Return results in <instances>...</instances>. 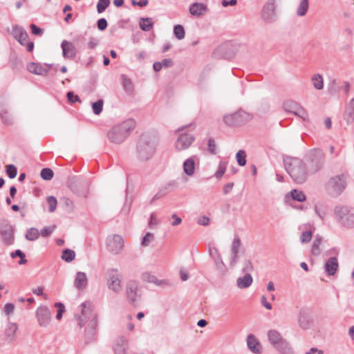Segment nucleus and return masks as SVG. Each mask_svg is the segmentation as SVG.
Segmentation results:
<instances>
[{"label": "nucleus", "mask_w": 354, "mask_h": 354, "mask_svg": "<svg viewBox=\"0 0 354 354\" xmlns=\"http://www.w3.org/2000/svg\"><path fill=\"white\" fill-rule=\"evenodd\" d=\"M174 34L178 39H183L185 35L183 26L182 25H176L174 28Z\"/></svg>", "instance_id": "obj_41"}, {"label": "nucleus", "mask_w": 354, "mask_h": 354, "mask_svg": "<svg viewBox=\"0 0 354 354\" xmlns=\"http://www.w3.org/2000/svg\"><path fill=\"white\" fill-rule=\"evenodd\" d=\"M242 243L241 239L236 236L234 238L231 245L232 257L230 261V267H234L239 261V253L241 250Z\"/></svg>", "instance_id": "obj_16"}, {"label": "nucleus", "mask_w": 354, "mask_h": 354, "mask_svg": "<svg viewBox=\"0 0 354 354\" xmlns=\"http://www.w3.org/2000/svg\"><path fill=\"white\" fill-rule=\"evenodd\" d=\"M135 121L129 119L114 126L108 133L109 140L114 143L123 142L135 127Z\"/></svg>", "instance_id": "obj_3"}, {"label": "nucleus", "mask_w": 354, "mask_h": 354, "mask_svg": "<svg viewBox=\"0 0 354 354\" xmlns=\"http://www.w3.org/2000/svg\"><path fill=\"white\" fill-rule=\"evenodd\" d=\"M126 345L127 340L124 337L118 338L114 346L115 354H125Z\"/></svg>", "instance_id": "obj_28"}, {"label": "nucleus", "mask_w": 354, "mask_h": 354, "mask_svg": "<svg viewBox=\"0 0 354 354\" xmlns=\"http://www.w3.org/2000/svg\"><path fill=\"white\" fill-rule=\"evenodd\" d=\"M236 159L240 166H245L246 164V153L244 150H239L236 154Z\"/></svg>", "instance_id": "obj_38"}, {"label": "nucleus", "mask_w": 354, "mask_h": 354, "mask_svg": "<svg viewBox=\"0 0 354 354\" xmlns=\"http://www.w3.org/2000/svg\"><path fill=\"white\" fill-rule=\"evenodd\" d=\"M216 143L214 139L210 138L208 140V150L212 154H215L216 153Z\"/></svg>", "instance_id": "obj_56"}, {"label": "nucleus", "mask_w": 354, "mask_h": 354, "mask_svg": "<svg viewBox=\"0 0 354 354\" xmlns=\"http://www.w3.org/2000/svg\"><path fill=\"white\" fill-rule=\"evenodd\" d=\"M195 162L193 158L187 159L183 163V170L188 176H192L194 173Z\"/></svg>", "instance_id": "obj_29"}, {"label": "nucleus", "mask_w": 354, "mask_h": 354, "mask_svg": "<svg viewBox=\"0 0 354 354\" xmlns=\"http://www.w3.org/2000/svg\"><path fill=\"white\" fill-rule=\"evenodd\" d=\"M294 114L300 117L304 121L308 122L309 120L307 111L304 107L301 106L300 105L295 111V113Z\"/></svg>", "instance_id": "obj_45"}, {"label": "nucleus", "mask_w": 354, "mask_h": 354, "mask_svg": "<svg viewBox=\"0 0 354 354\" xmlns=\"http://www.w3.org/2000/svg\"><path fill=\"white\" fill-rule=\"evenodd\" d=\"M41 177L46 180H50L53 178L54 173L50 168H44L40 173Z\"/></svg>", "instance_id": "obj_44"}, {"label": "nucleus", "mask_w": 354, "mask_h": 354, "mask_svg": "<svg viewBox=\"0 0 354 354\" xmlns=\"http://www.w3.org/2000/svg\"><path fill=\"white\" fill-rule=\"evenodd\" d=\"M214 265H215L217 270L221 274H224L226 272L227 268H226V266L225 265L224 262L223 261L221 257L214 259Z\"/></svg>", "instance_id": "obj_37"}, {"label": "nucleus", "mask_w": 354, "mask_h": 354, "mask_svg": "<svg viewBox=\"0 0 354 354\" xmlns=\"http://www.w3.org/2000/svg\"><path fill=\"white\" fill-rule=\"evenodd\" d=\"M39 236V232L37 228L31 227L28 229L26 234V239L28 241H35Z\"/></svg>", "instance_id": "obj_35"}, {"label": "nucleus", "mask_w": 354, "mask_h": 354, "mask_svg": "<svg viewBox=\"0 0 354 354\" xmlns=\"http://www.w3.org/2000/svg\"><path fill=\"white\" fill-rule=\"evenodd\" d=\"M88 283L86 274L83 272H77L74 281V286L78 290L85 288Z\"/></svg>", "instance_id": "obj_23"}, {"label": "nucleus", "mask_w": 354, "mask_h": 354, "mask_svg": "<svg viewBox=\"0 0 354 354\" xmlns=\"http://www.w3.org/2000/svg\"><path fill=\"white\" fill-rule=\"evenodd\" d=\"M138 283L134 281H130L127 283L126 287V294L127 298L131 304L136 302L138 297Z\"/></svg>", "instance_id": "obj_20"}, {"label": "nucleus", "mask_w": 354, "mask_h": 354, "mask_svg": "<svg viewBox=\"0 0 354 354\" xmlns=\"http://www.w3.org/2000/svg\"><path fill=\"white\" fill-rule=\"evenodd\" d=\"M104 101L103 100H98L97 102L92 104V110L95 115H99L102 113L103 109Z\"/></svg>", "instance_id": "obj_43"}, {"label": "nucleus", "mask_w": 354, "mask_h": 354, "mask_svg": "<svg viewBox=\"0 0 354 354\" xmlns=\"http://www.w3.org/2000/svg\"><path fill=\"white\" fill-rule=\"evenodd\" d=\"M198 224L203 226H207L209 223V218L206 216L200 217L197 221Z\"/></svg>", "instance_id": "obj_60"}, {"label": "nucleus", "mask_w": 354, "mask_h": 354, "mask_svg": "<svg viewBox=\"0 0 354 354\" xmlns=\"http://www.w3.org/2000/svg\"><path fill=\"white\" fill-rule=\"evenodd\" d=\"M268 337L270 343L277 349H283L288 346V342L277 330H270L268 332Z\"/></svg>", "instance_id": "obj_14"}, {"label": "nucleus", "mask_w": 354, "mask_h": 354, "mask_svg": "<svg viewBox=\"0 0 354 354\" xmlns=\"http://www.w3.org/2000/svg\"><path fill=\"white\" fill-rule=\"evenodd\" d=\"M261 304L268 310H271L272 306L270 303L267 301L266 297L263 295L261 299Z\"/></svg>", "instance_id": "obj_64"}, {"label": "nucleus", "mask_w": 354, "mask_h": 354, "mask_svg": "<svg viewBox=\"0 0 354 354\" xmlns=\"http://www.w3.org/2000/svg\"><path fill=\"white\" fill-rule=\"evenodd\" d=\"M106 284L109 290L118 293L122 290L121 279L117 269L111 268L106 272Z\"/></svg>", "instance_id": "obj_10"}, {"label": "nucleus", "mask_w": 354, "mask_h": 354, "mask_svg": "<svg viewBox=\"0 0 354 354\" xmlns=\"http://www.w3.org/2000/svg\"><path fill=\"white\" fill-rule=\"evenodd\" d=\"M106 247L110 252L118 254L123 249L124 240L121 236L118 234L109 236L106 240Z\"/></svg>", "instance_id": "obj_12"}, {"label": "nucleus", "mask_w": 354, "mask_h": 354, "mask_svg": "<svg viewBox=\"0 0 354 354\" xmlns=\"http://www.w3.org/2000/svg\"><path fill=\"white\" fill-rule=\"evenodd\" d=\"M30 28L32 30V34H34L35 35H41L42 33H43V30L41 29L40 28H39L38 26H37L35 24H31L30 25Z\"/></svg>", "instance_id": "obj_61"}, {"label": "nucleus", "mask_w": 354, "mask_h": 354, "mask_svg": "<svg viewBox=\"0 0 354 354\" xmlns=\"http://www.w3.org/2000/svg\"><path fill=\"white\" fill-rule=\"evenodd\" d=\"M309 8V1L308 0H301L297 9V15L299 17L304 16Z\"/></svg>", "instance_id": "obj_31"}, {"label": "nucleus", "mask_w": 354, "mask_h": 354, "mask_svg": "<svg viewBox=\"0 0 354 354\" xmlns=\"http://www.w3.org/2000/svg\"><path fill=\"white\" fill-rule=\"evenodd\" d=\"M253 270V266L250 260L246 259L243 261L242 272H249Z\"/></svg>", "instance_id": "obj_52"}, {"label": "nucleus", "mask_w": 354, "mask_h": 354, "mask_svg": "<svg viewBox=\"0 0 354 354\" xmlns=\"http://www.w3.org/2000/svg\"><path fill=\"white\" fill-rule=\"evenodd\" d=\"M36 318L39 326L46 328L49 326L52 315L49 308L46 306H40L36 310Z\"/></svg>", "instance_id": "obj_13"}, {"label": "nucleus", "mask_w": 354, "mask_h": 354, "mask_svg": "<svg viewBox=\"0 0 354 354\" xmlns=\"http://www.w3.org/2000/svg\"><path fill=\"white\" fill-rule=\"evenodd\" d=\"M108 26L107 21L104 18L100 19L97 21V28L100 30H104Z\"/></svg>", "instance_id": "obj_59"}, {"label": "nucleus", "mask_w": 354, "mask_h": 354, "mask_svg": "<svg viewBox=\"0 0 354 354\" xmlns=\"http://www.w3.org/2000/svg\"><path fill=\"white\" fill-rule=\"evenodd\" d=\"M62 201L64 203V207L68 212H72L74 210V204L71 200L68 198H63Z\"/></svg>", "instance_id": "obj_47"}, {"label": "nucleus", "mask_w": 354, "mask_h": 354, "mask_svg": "<svg viewBox=\"0 0 354 354\" xmlns=\"http://www.w3.org/2000/svg\"><path fill=\"white\" fill-rule=\"evenodd\" d=\"M209 254L213 260L221 257L218 250L216 247H210L209 248Z\"/></svg>", "instance_id": "obj_55"}, {"label": "nucleus", "mask_w": 354, "mask_h": 354, "mask_svg": "<svg viewBox=\"0 0 354 354\" xmlns=\"http://www.w3.org/2000/svg\"><path fill=\"white\" fill-rule=\"evenodd\" d=\"M252 277L250 274L246 273L243 277L237 279V286L239 288H248L252 283Z\"/></svg>", "instance_id": "obj_27"}, {"label": "nucleus", "mask_w": 354, "mask_h": 354, "mask_svg": "<svg viewBox=\"0 0 354 354\" xmlns=\"http://www.w3.org/2000/svg\"><path fill=\"white\" fill-rule=\"evenodd\" d=\"M247 344L248 348L255 354L261 353V345L256 337L250 334L247 338Z\"/></svg>", "instance_id": "obj_25"}, {"label": "nucleus", "mask_w": 354, "mask_h": 354, "mask_svg": "<svg viewBox=\"0 0 354 354\" xmlns=\"http://www.w3.org/2000/svg\"><path fill=\"white\" fill-rule=\"evenodd\" d=\"M140 27L144 31H149L153 28V21L151 18H141Z\"/></svg>", "instance_id": "obj_34"}, {"label": "nucleus", "mask_w": 354, "mask_h": 354, "mask_svg": "<svg viewBox=\"0 0 354 354\" xmlns=\"http://www.w3.org/2000/svg\"><path fill=\"white\" fill-rule=\"evenodd\" d=\"M17 330L18 326L17 324L8 322L3 334L0 335V346L12 344L17 339Z\"/></svg>", "instance_id": "obj_9"}, {"label": "nucleus", "mask_w": 354, "mask_h": 354, "mask_svg": "<svg viewBox=\"0 0 354 354\" xmlns=\"http://www.w3.org/2000/svg\"><path fill=\"white\" fill-rule=\"evenodd\" d=\"M55 306L58 307L56 318L59 320L62 319L63 313L65 311V306L62 303H56Z\"/></svg>", "instance_id": "obj_54"}, {"label": "nucleus", "mask_w": 354, "mask_h": 354, "mask_svg": "<svg viewBox=\"0 0 354 354\" xmlns=\"http://www.w3.org/2000/svg\"><path fill=\"white\" fill-rule=\"evenodd\" d=\"M284 165L286 170L295 183L302 184L306 182L310 173L301 160L288 157L285 159Z\"/></svg>", "instance_id": "obj_1"}, {"label": "nucleus", "mask_w": 354, "mask_h": 354, "mask_svg": "<svg viewBox=\"0 0 354 354\" xmlns=\"http://www.w3.org/2000/svg\"><path fill=\"white\" fill-rule=\"evenodd\" d=\"M313 236V232L310 230H307L302 232L300 236V241L302 243L310 242Z\"/></svg>", "instance_id": "obj_49"}, {"label": "nucleus", "mask_w": 354, "mask_h": 354, "mask_svg": "<svg viewBox=\"0 0 354 354\" xmlns=\"http://www.w3.org/2000/svg\"><path fill=\"white\" fill-rule=\"evenodd\" d=\"M14 37L23 46L28 41V35L27 32L21 27H16L13 30Z\"/></svg>", "instance_id": "obj_22"}, {"label": "nucleus", "mask_w": 354, "mask_h": 354, "mask_svg": "<svg viewBox=\"0 0 354 354\" xmlns=\"http://www.w3.org/2000/svg\"><path fill=\"white\" fill-rule=\"evenodd\" d=\"M227 169L226 163L224 162H221L218 165V169L215 173V176L218 178L222 177L225 174Z\"/></svg>", "instance_id": "obj_48"}, {"label": "nucleus", "mask_w": 354, "mask_h": 354, "mask_svg": "<svg viewBox=\"0 0 354 354\" xmlns=\"http://www.w3.org/2000/svg\"><path fill=\"white\" fill-rule=\"evenodd\" d=\"M154 239V236L151 232H147L145 236L143 237L141 245L142 246H147L149 243Z\"/></svg>", "instance_id": "obj_51"}, {"label": "nucleus", "mask_w": 354, "mask_h": 354, "mask_svg": "<svg viewBox=\"0 0 354 354\" xmlns=\"http://www.w3.org/2000/svg\"><path fill=\"white\" fill-rule=\"evenodd\" d=\"M14 310H15V306L12 303H8L4 306V313L7 315H11L14 312Z\"/></svg>", "instance_id": "obj_58"}, {"label": "nucleus", "mask_w": 354, "mask_h": 354, "mask_svg": "<svg viewBox=\"0 0 354 354\" xmlns=\"http://www.w3.org/2000/svg\"><path fill=\"white\" fill-rule=\"evenodd\" d=\"M0 234L3 242L7 245H12L15 241L14 229L11 224L7 221L0 222Z\"/></svg>", "instance_id": "obj_11"}, {"label": "nucleus", "mask_w": 354, "mask_h": 354, "mask_svg": "<svg viewBox=\"0 0 354 354\" xmlns=\"http://www.w3.org/2000/svg\"><path fill=\"white\" fill-rule=\"evenodd\" d=\"M46 202L48 205V211L53 212L55 211L57 205V201L55 197L50 196L46 198Z\"/></svg>", "instance_id": "obj_42"}, {"label": "nucleus", "mask_w": 354, "mask_h": 354, "mask_svg": "<svg viewBox=\"0 0 354 354\" xmlns=\"http://www.w3.org/2000/svg\"><path fill=\"white\" fill-rule=\"evenodd\" d=\"M171 218L174 220L171 223L172 226H177L182 223V219L176 214L171 215Z\"/></svg>", "instance_id": "obj_63"}, {"label": "nucleus", "mask_w": 354, "mask_h": 354, "mask_svg": "<svg viewBox=\"0 0 354 354\" xmlns=\"http://www.w3.org/2000/svg\"><path fill=\"white\" fill-rule=\"evenodd\" d=\"M291 196L292 199L299 202H303L306 201V196L302 191L293 189L291 191Z\"/></svg>", "instance_id": "obj_39"}, {"label": "nucleus", "mask_w": 354, "mask_h": 354, "mask_svg": "<svg viewBox=\"0 0 354 354\" xmlns=\"http://www.w3.org/2000/svg\"><path fill=\"white\" fill-rule=\"evenodd\" d=\"M82 315L79 317L78 325L82 327L87 319L92 316V318L85 330V339L87 342L92 341L95 335L96 327L97 326V317L96 315L92 314L91 304L88 302L82 303L79 306Z\"/></svg>", "instance_id": "obj_2"}, {"label": "nucleus", "mask_w": 354, "mask_h": 354, "mask_svg": "<svg viewBox=\"0 0 354 354\" xmlns=\"http://www.w3.org/2000/svg\"><path fill=\"white\" fill-rule=\"evenodd\" d=\"M63 57L66 59H73L75 57L77 50L75 46L70 41L63 40L61 44Z\"/></svg>", "instance_id": "obj_18"}, {"label": "nucleus", "mask_w": 354, "mask_h": 354, "mask_svg": "<svg viewBox=\"0 0 354 354\" xmlns=\"http://www.w3.org/2000/svg\"><path fill=\"white\" fill-rule=\"evenodd\" d=\"M207 10V6L201 3H194L189 7L190 14L196 17L203 15Z\"/></svg>", "instance_id": "obj_24"}, {"label": "nucleus", "mask_w": 354, "mask_h": 354, "mask_svg": "<svg viewBox=\"0 0 354 354\" xmlns=\"http://www.w3.org/2000/svg\"><path fill=\"white\" fill-rule=\"evenodd\" d=\"M50 67L48 65L42 66L40 64L31 62L27 65L28 71L33 74L46 75Z\"/></svg>", "instance_id": "obj_19"}, {"label": "nucleus", "mask_w": 354, "mask_h": 354, "mask_svg": "<svg viewBox=\"0 0 354 354\" xmlns=\"http://www.w3.org/2000/svg\"><path fill=\"white\" fill-rule=\"evenodd\" d=\"M346 176L335 175L329 178L325 185L326 193L332 197L339 196L346 187Z\"/></svg>", "instance_id": "obj_5"}, {"label": "nucleus", "mask_w": 354, "mask_h": 354, "mask_svg": "<svg viewBox=\"0 0 354 354\" xmlns=\"http://www.w3.org/2000/svg\"><path fill=\"white\" fill-rule=\"evenodd\" d=\"M253 119V115L243 110L225 115L223 117L224 122L230 127L242 126Z\"/></svg>", "instance_id": "obj_7"}, {"label": "nucleus", "mask_w": 354, "mask_h": 354, "mask_svg": "<svg viewBox=\"0 0 354 354\" xmlns=\"http://www.w3.org/2000/svg\"><path fill=\"white\" fill-rule=\"evenodd\" d=\"M339 267L337 258L333 257L329 258L325 265L324 270L328 276H333Z\"/></svg>", "instance_id": "obj_21"}, {"label": "nucleus", "mask_w": 354, "mask_h": 354, "mask_svg": "<svg viewBox=\"0 0 354 354\" xmlns=\"http://www.w3.org/2000/svg\"><path fill=\"white\" fill-rule=\"evenodd\" d=\"M299 106V104L293 100H287L284 102L283 104V107L285 111L292 113H295V111L297 109Z\"/></svg>", "instance_id": "obj_33"}, {"label": "nucleus", "mask_w": 354, "mask_h": 354, "mask_svg": "<svg viewBox=\"0 0 354 354\" xmlns=\"http://www.w3.org/2000/svg\"><path fill=\"white\" fill-rule=\"evenodd\" d=\"M194 140L192 135L188 133H181L178 138L175 146L177 150L182 151L187 149Z\"/></svg>", "instance_id": "obj_17"}, {"label": "nucleus", "mask_w": 354, "mask_h": 354, "mask_svg": "<svg viewBox=\"0 0 354 354\" xmlns=\"http://www.w3.org/2000/svg\"><path fill=\"white\" fill-rule=\"evenodd\" d=\"M98 45V41L95 38H90L87 47L89 49H94Z\"/></svg>", "instance_id": "obj_62"}, {"label": "nucleus", "mask_w": 354, "mask_h": 354, "mask_svg": "<svg viewBox=\"0 0 354 354\" xmlns=\"http://www.w3.org/2000/svg\"><path fill=\"white\" fill-rule=\"evenodd\" d=\"M344 118L348 124L354 122V97L350 100L344 112Z\"/></svg>", "instance_id": "obj_26"}, {"label": "nucleus", "mask_w": 354, "mask_h": 354, "mask_svg": "<svg viewBox=\"0 0 354 354\" xmlns=\"http://www.w3.org/2000/svg\"><path fill=\"white\" fill-rule=\"evenodd\" d=\"M324 162V154L318 149H314L310 151L307 155L306 167L310 174H313L319 171Z\"/></svg>", "instance_id": "obj_6"}, {"label": "nucleus", "mask_w": 354, "mask_h": 354, "mask_svg": "<svg viewBox=\"0 0 354 354\" xmlns=\"http://www.w3.org/2000/svg\"><path fill=\"white\" fill-rule=\"evenodd\" d=\"M322 244V238L319 236H317L313 243L312 246V253L314 255H319L320 254V245Z\"/></svg>", "instance_id": "obj_40"}, {"label": "nucleus", "mask_w": 354, "mask_h": 354, "mask_svg": "<svg viewBox=\"0 0 354 354\" xmlns=\"http://www.w3.org/2000/svg\"><path fill=\"white\" fill-rule=\"evenodd\" d=\"M0 117L2 122L6 125H10L13 123V120L6 109L0 108Z\"/></svg>", "instance_id": "obj_32"}, {"label": "nucleus", "mask_w": 354, "mask_h": 354, "mask_svg": "<svg viewBox=\"0 0 354 354\" xmlns=\"http://www.w3.org/2000/svg\"><path fill=\"white\" fill-rule=\"evenodd\" d=\"M335 214L341 225L345 227H354V207L337 206L335 208Z\"/></svg>", "instance_id": "obj_8"}, {"label": "nucleus", "mask_w": 354, "mask_h": 354, "mask_svg": "<svg viewBox=\"0 0 354 354\" xmlns=\"http://www.w3.org/2000/svg\"><path fill=\"white\" fill-rule=\"evenodd\" d=\"M67 100L70 103H75L76 102H81L78 95H75L73 91H69L66 94Z\"/></svg>", "instance_id": "obj_53"}, {"label": "nucleus", "mask_w": 354, "mask_h": 354, "mask_svg": "<svg viewBox=\"0 0 354 354\" xmlns=\"http://www.w3.org/2000/svg\"><path fill=\"white\" fill-rule=\"evenodd\" d=\"M311 82L315 89L322 90L324 88V79L320 74H314L311 77Z\"/></svg>", "instance_id": "obj_30"}, {"label": "nucleus", "mask_w": 354, "mask_h": 354, "mask_svg": "<svg viewBox=\"0 0 354 354\" xmlns=\"http://www.w3.org/2000/svg\"><path fill=\"white\" fill-rule=\"evenodd\" d=\"M6 174L10 178H15L17 174V167L13 165H8L6 167Z\"/></svg>", "instance_id": "obj_50"}, {"label": "nucleus", "mask_w": 354, "mask_h": 354, "mask_svg": "<svg viewBox=\"0 0 354 354\" xmlns=\"http://www.w3.org/2000/svg\"><path fill=\"white\" fill-rule=\"evenodd\" d=\"M110 4V0H99L97 4L98 13L103 12Z\"/></svg>", "instance_id": "obj_46"}, {"label": "nucleus", "mask_w": 354, "mask_h": 354, "mask_svg": "<svg viewBox=\"0 0 354 354\" xmlns=\"http://www.w3.org/2000/svg\"><path fill=\"white\" fill-rule=\"evenodd\" d=\"M275 0H268L263 6L261 17L267 23L272 22L275 18Z\"/></svg>", "instance_id": "obj_15"}, {"label": "nucleus", "mask_w": 354, "mask_h": 354, "mask_svg": "<svg viewBox=\"0 0 354 354\" xmlns=\"http://www.w3.org/2000/svg\"><path fill=\"white\" fill-rule=\"evenodd\" d=\"M75 257V252L71 249H65L62 252V259L66 262H71Z\"/></svg>", "instance_id": "obj_36"}, {"label": "nucleus", "mask_w": 354, "mask_h": 354, "mask_svg": "<svg viewBox=\"0 0 354 354\" xmlns=\"http://www.w3.org/2000/svg\"><path fill=\"white\" fill-rule=\"evenodd\" d=\"M157 142L147 136H142L136 148L137 158L141 161L150 159L156 151Z\"/></svg>", "instance_id": "obj_4"}, {"label": "nucleus", "mask_w": 354, "mask_h": 354, "mask_svg": "<svg viewBox=\"0 0 354 354\" xmlns=\"http://www.w3.org/2000/svg\"><path fill=\"white\" fill-rule=\"evenodd\" d=\"M55 227H46L41 230V235L43 237H47L54 230Z\"/></svg>", "instance_id": "obj_57"}]
</instances>
